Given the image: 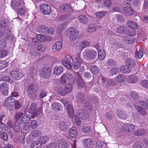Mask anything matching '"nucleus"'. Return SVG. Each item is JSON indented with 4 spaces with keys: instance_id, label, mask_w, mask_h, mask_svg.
I'll list each match as a JSON object with an SVG mask.
<instances>
[{
    "instance_id": "obj_14",
    "label": "nucleus",
    "mask_w": 148,
    "mask_h": 148,
    "mask_svg": "<svg viewBox=\"0 0 148 148\" xmlns=\"http://www.w3.org/2000/svg\"><path fill=\"white\" fill-rule=\"evenodd\" d=\"M134 126L130 123H125L122 125V129L125 132H132L134 130Z\"/></svg>"
},
{
    "instance_id": "obj_23",
    "label": "nucleus",
    "mask_w": 148,
    "mask_h": 148,
    "mask_svg": "<svg viewBox=\"0 0 148 148\" xmlns=\"http://www.w3.org/2000/svg\"><path fill=\"white\" fill-rule=\"evenodd\" d=\"M116 114L119 118L121 119H125L127 117V114L123 110L120 109H117Z\"/></svg>"
},
{
    "instance_id": "obj_28",
    "label": "nucleus",
    "mask_w": 148,
    "mask_h": 148,
    "mask_svg": "<svg viewBox=\"0 0 148 148\" xmlns=\"http://www.w3.org/2000/svg\"><path fill=\"white\" fill-rule=\"evenodd\" d=\"M59 127L62 130L65 131L68 127L67 123L64 121H60L59 124Z\"/></svg>"
},
{
    "instance_id": "obj_5",
    "label": "nucleus",
    "mask_w": 148,
    "mask_h": 148,
    "mask_svg": "<svg viewBox=\"0 0 148 148\" xmlns=\"http://www.w3.org/2000/svg\"><path fill=\"white\" fill-rule=\"evenodd\" d=\"M85 56L87 59L92 60L94 59L97 56V53L95 51L92 49H89L85 52Z\"/></svg>"
},
{
    "instance_id": "obj_8",
    "label": "nucleus",
    "mask_w": 148,
    "mask_h": 148,
    "mask_svg": "<svg viewBox=\"0 0 148 148\" xmlns=\"http://www.w3.org/2000/svg\"><path fill=\"white\" fill-rule=\"evenodd\" d=\"M39 89L38 86L35 84H32L29 85L27 89V93L29 95L34 94Z\"/></svg>"
},
{
    "instance_id": "obj_4",
    "label": "nucleus",
    "mask_w": 148,
    "mask_h": 148,
    "mask_svg": "<svg viewBox=\"0 0 148 148\" xmlns=\"http://www.w3.org/2000/svg\"><path fill=\"white\" fill-rule=\"evenodd\" d=\"M10 76L14 80H19L22 78L24 75L19 71L13 70L10 71Z\"/></svg>"
},
{
    "instance_id": "obj_1",
    "label": "nucleus",
    "mask_w": 148,
    "mask_h": 148,
    "mask_svg": "<svg viewBox=\"0 0 148 148\" xmlns=\"http://www.w3.org/2000/svg\"><path fill=\"white\" fill-rule=\"evenodd\" d=\"M65 35L68 36L70 40L72 42L76 40L79 37L76 29L73 27L68 28L65 32Z\"/></svg>"
},
{
    "instance_id": "obj_13",
    "label": "nucleus",
    "mask_w": 148,
    "mask_h": 148,
    "mask_svg": "<svg viewBox=\"0 0 148 148\" xmlns=\"http://www.w3.org/2000/svg\"><path fill=\"white\" fill-rule=\"evenodd\" d=\"M83 144L86 148H92L94 145V143L92 140L90 138H86L83 141Z\"/></svg>"
},
{
    "instance_id": "obj_56",
    "label": "nucleus",
    "mask_w": 148,
    "mask_h": 148,
    "mask_svg": "<svg viewBox=\"0 0 148 148\" xmlns=\"http://www.w3.org/2000/svg\"><path fill=\"white\" fill-rule=\"evenodd\" d=\"M27 12V9L25 8H20L18 11V14L22 16L25 14Z\"/></svg>"
},
{
    "instance_id": "obj_31",
    "label": "nucleus",
    "mask_w": 148,
    "mask_h": 148,
    "mask_svg": "<svg viewBox=\"0 0 148 148\" xmlns=\"http://www.w3.org/2000/svg\"><path fill=\"white\" fill-rule=\"evenodd\" d=\"M136 108L138 112L141 115L144 116L146 115L147 112L145 108L140 106H138Z\"/></svg>"
},
{
    "instance_id": "obj_52",
    "label": "nucleus",
    "mask_w": 148,
    "mask_h": 148,
    "mask_svg": "<svg viewBox=\"0 0 148 148\" xmlns=\"http://www.w3.org/2000/svg\"><path fill=\"white\" fill-rule=\"evenodd\" d=\"M57 92L59 94L63 96H65L66 94L64 88L62 87L59 88L58 89Z\"/></svg>"
},
{
    "instance_id": "obj_9",
    "label": "nucleus",
    "mask_w": 148,
    "mask_h": 148,
    "mask_svg": "<svg viewBox=\"0 0 148 148\" xmlns=\"http://www.w3.org/2000/svg\"><path fill=\"white\" fill-rule=\"evenodd\" d=\"M47 40L46 37L43 35L38 34L36 36V38H32L31 42L34 43V45H37L39 41H45Z\"/></svg>"
},
{
    "instance_id": "obj_11",
    "label": "nucleus",
    "mask_w": 148,
    "mask_h": 148,
    "mask_svg": "<svg viewBox=\"0 0 148 148\" xmlns=\"http://www.w3.org/2000/svg\"><path fill=\"white\" fill-rule=\"evenodd\" d=\"M75 75L76 77H77L76 84L78 88H83L84 84L81 75L78 72H76L75 73Z\"/></svg>"
},
{
    "instance_id": "obj_47",
    "label": "nucleus",
    "mask_w": 148,
    "mask_h": 148,
    "mask_svg": "<svg viewBox=\"0 0 148 148\" xmlns=\"http://www.w3.org/2000/svg\"><path fill=\"white\" fill-rule=\"evenodd\" d=\"M145 133V130L143 129H139L134 132V134L136 136H140L143 135Z\"/></svg>"
},
{
    "instance_id": "obj_29",
    "label": "nucleus",
    "mask_w": 148,
    "mask_h": 148,
    "mask_svg": "<svg viewBox=\"0 0 148 148\" xmlns=\"http://www.w3.org/2000/svg\"><path fill=\"white\" fill-rule=\"evenodd\" d=\"M121 71L122 73L125 74L129 73L131 71L130 67L127 65L122 66L121 68Z\"/></svg>"
},
{
    "instance_id": "obj_40",
    "label": "nucleus",
    "mask_w": 148,
    "mask_h": 148,
    "mask_svg": "<svg viewBox=\"0 0 148 148\" xmlns=\"http://www.w3.org/2000/svg\"><path fill=\"white\" fill-rule=\"evenodd\" d=\"M21 0H12L11 4L12 6L14 7L19 6L21 3Z\"/></svg>"
},
{
    "instance_id": "obj_59",
    "label": "nucleus",
    "mask_w": 148,
    "mask_h": 148,
    "mask_svg": "<svg viewBox=\"0 0 148 148\" xmlns=\"http://www.w3.org/2000/svg\"><path fill=\"white\" fill-rule=\"evenodd\" d=\"M67 79L65 75L64 74L61 77L60 83L62 84L65 85L67 82Z\"/></svg>"
},
{
    "instance_id": "obj_63",
    "label": "nucleus",
    "mask_w": 148,
    "mask_h": 148,
    "mask_svg": "<svg viewBox=\"0 0 148 148\" xmlns=\"http://www.w3.org/2000/svg\"><path fill=\"white\" fill-rule=\"evenodd\" d=\"M106 14V12L104 11L100 12L96 14V16L98 18H101Z\"/></svg>"
},
{
    "instance_id": "obj_53",
    "label": "nucleus",
    "mask_w": 148,
    "mask_h": 148,
    "mask_svg": "<svg viewBox=\"0 0 148 148\" xmlns=\"http://www.w3.org/2000/svg\"><path fill=\"white\" fill-rule=\"evenodd\" d=\"M116 84V82L113 78L109 79L107 81V85L110 86H114Z\"/></svg>"
},
{
    "instance_id": "obj_36",
    "label": "nucleus",
    "mask_w": 148,
    "mask_h": 148,
    "mask_svg": "<svg viewBox=\"0 0 148 148\" xmlns=\"http://www.w3.org/2000/svg\"><path fill=\"white\" fill-rule=\"evenodd\" d=\"M96 29L97 26L95 24L91 23L88 25V30L89 32H94Z\"/></svg>"
},
{
    "instance_id": "obj_58",
    "label": "nucleus",
    "mask_w": 148,
    "mask_h": 148,
    "mask_svg": "<svg viewBox=\"0 0 148 148\" xmlns=\"http://www.w3.org/2000/svg\"><path fill=\"white\" fill-rule=\"evenodd\" d=\"M84 106L87 110H90L92 108V105L89 101H86L84 104Z\"/></svg>"
},
{
    "instance_id": "obj_26",
    "label": "nucleus",
    "mask_w": 148,
    "mask_h": 148,
    "mask_svg": "<svg viewBox=\"0 0 148 148\" xmlns=\"http://www.w3.org/2000/svg\"><path fill=\"white\" fill-rule=\"evenodd\" d=\"M130 95L131 97L134 99V101L135 103H138V102L140 101L141 100V98L139 96L138 94L134 91H132L130 93Z\"/></svg>"
},
{
    "instance_id": "obj_20",
    "label": "nucleus",
    "mask_w": 148,
    "mask_h": 148,
    "mask_svg": "<svg viewBox=\"0 0 148 148\" xmlns=\"http://www.w3.org/2000/svg\"><path fill=\"white\" fill-rule=\"evenodd\" d=\"M127 29L128 28L126 26H120L117 28V32L119 34L125 35L128 32Z\"/></svg>"
},
{
    "instance_id": "obj_24",
    "label": "nucleus",
    "mask_w": 148,
    "mask_h": 148,
    "mask_svg": "<svg viewBox=\"0 0 148 148\" xmlns=\"http://www.w3.org/2000/svg\"><path fill=\"white\" fill-rule=\"evenodd\" d=\"M68 114L70 117L73 118L74 115V109L73 106L71 104H69L67 106Z\"/></svg>"
},
{
    "instance_id": "obj_17",
    "label": "nucleus",
    "mask_w": 148,
    "mask_h": 148,
    "mask_svg": "<svg viewBox=\"0 0 148 148\" xmlns=\"http://www.w3.org/2000/svg\"><path fill=\"white\" fill-rule=\"evenodd\" d=\"M0 90L4 95H7L8 93V88L7 84L3 83L0 85Z\"/></svg>"
},
{
    "instance_id": "obj_50",
    "label": "nucleus",
    "mask_w": 148,
    "mask_h": 148,
    "mask_svg": "<svg viewBox=\"0 0 148 148\" xmlns=\"http://www.w3.org/2000/svg\"><path fill=\"white\" fill-rule=\"evenodd\" d=\"M1 80L8 82L10 84L12 83L13 80L9 76H4L1 78Z\"/></svg>"
},
{
    "instance_id": "obj_37",
    "label": "nucleus",
    "mask_w": 148,
    "mask_h": 148,
    "mask_svg": "<svg viewBox=\"0 0 148 148\" xmlns=\"http://www.w3.org/2000/svg\"><path fill=\"white\" fill-rule=\"evenodd\" d=\"M144 49L143 48H140L139 51H136L135 53V57L136 58H138L139 59H141L143 56L144 53Z\"/></svg>"
},
{
    "instance_id": "obj_51",
    "label": "nucleus",
    "mask_w": 148,
    "mask_h": 148,
    "mask_svg": "<svg viewBox=\"0 0 148 148\" xmlns=\"http://www.w3.org/2000/svg\"><path fill=\"white\" fill-rule=\"evenodd\" d=\"M90 130V127L88 125L86 124L83 126L82 131L83 132L86 133H88Z\"/></svg>"
},
{
    "instance_id": "obj_45",
    "label": "nucleus",
    "mask_w": 148,
    "mask_h": 148,
    "mask_svg": "<svg viewBox=\"0 0 148 148\" xmlns=\"http://www.w3.org/2000/svg\"><path fill=\"white\" fill-rule=\"evenodd\" d=\"M139 101L138 102V104H140L142 106H143L145 108V109H148V100L146 101H143L139 100Z\"/></svg>"
},
{
    "instance_id": "obj_61",
    "label": "nucleus",
    "mask_w": 148,
    "mask_h": 148,
    "mask_svg": "<svg viewBox=\"0 0 148 148\" xmlns=\"http://www.w3.org/2000/svg\"><path fill=\"white\" fill-rule=\"evenodd\" d=\"M8 55V51L6 50H3L0 51V58H3Z\"/></svg>"
},
{
    "instance_id": "obj_33",
    "label": "nucleus",
    "mask_w": 148,
    "mask_h": 148,
    "mask_svg": "<svg viewBox=\"0 0 148 148\" xmlns=\"http://www.w3.org/2000/svg\"><path fill=\"white\" fill-rule=\"evenodd\" d=\"M126 79L125 75L123 74L119 75L116 77V81L119 83H122L125 81Z\"/></svg>"
},
{
    "instance_id": "obj_43",
    "label": "nucleus",
    "mask_w": 148,
    "mask_h": 148,
    "mask_svg": "<svg viewBox=\"0 0 148 148\" xmlns=\"http://www.w3.org/2000/svg\"><path fill=\"white\" fill-rule=\"evenodd\" d=\"M90 70L93 74H97L99 72V69L98 67L95 65H92L90 67Z\"/></svg>"
},
{
    "instance_id": "obj_21",
    "label": "nucleus",
    "mask_w": 148,
    "mask_h": 148,
    "mask_svg": "<svg viewBox=\"0 0 148 148\" xmlns=\"http://www.w3.org/2000/svg\"><path fill=\"white\" fill-rule=\"evenodd\" d=\"M60 10L61 12H68L71 11V8L69 4H64L60 7Z\"/></svg>"
},
{
    "instance_id": "obj_18",
    "label": "nucleus",
    "mask_w": 148,
    "mask_h": 148,
    "mask_svg": "<svg viewBox=\"0 0 148 148\" xmlns=\"http://www.w3.org/2000/svg\"><path fill=\"white\" fill-rule=\"evenodd\" d=\"M62 48V44L60 41H58L56 42L55 44L53 45L52 47V50L54 52H56Z\"/></svg>"
},
{
    "instance_id": "obj_62",
    "label": "nucleus",
    "mask_w": 148,
    "mask_h": 148,
    "mask_svg": "<svg viewBox=\"0 0 148 148\" xmlns=\"http://www.w3.org/2000/svg\"><path fill=\"white\" fill-rule=\"evenodd\" d=\"M6 42L4 39H0V49L4 48L6 46Z\"/></svg>"
},
{
    "instance_id": "obj_60",
    "label": "nucleus",
    "mask_w": 148,
    "mask_h": 148,
    "mask_svg": "<svg viewBox=\"0 0 148 148\" xmlns=\"http://www.w3.org/2000/svg\"><path fill=\"white\" fill-rule=\"evenodd\" d=\"M119 69L116 67H113L110 70L111 74L112 75H115L118 73L119 72Z\"/></svg>"
},
{
    "instance_id": "obj_48",
    "label": "nucleus",
    "mask_w": 148,
    "mask_h": 148,
    "mask_svg": "<svg viewBox=\"0 0 148 148\" xmlns=\"http://www.w3.org/2000/svg\"><path fill=\"white\" fill-rule=\"evenodd\" d=\"M49 139V138L46 136L41 137L40 138V143L41 144L46 143Z\"/></svg>"
},
{
    "instance_id": "obj_42",
    "label": "nucleus",
    "mask_w": 148,
    "mask_h": 148,
    "mask_svg": "<svg viewBox=\"0 0 148 148\" xmlns=\"http://www.w3.org/2000/svg\"><path fill=\"white\" fill-rule=\"evenodd\" d=\"M80 53L79 51V53H76L75 55V57L76 61L77 62H79L80 63H84V62L82 59L81 57Z\"/></svg>"
},
{
    "instance_id": "obj_25",
    "label": "nucleus",
    "mask_w": 148,
    "mask_h": 148,
    "mask_svg": "<svg viewBox=\"0 0 148 148\" xmlns=\"http://www.w3.org/2000/svg\"><path fill=\"white\" fill-rule=\"evenodd\" d=\"M24 113L22 112H18L16 113L15 115V119L16 120L18 124L19 125H21V123L20 122V121L21 119V118H23V116Z\"/></svg>"
},
{
    "instance_id": "obj_44",
    "label": "nucleus",
    "mask_w": 148,
    "mask_h": 148,
    "mask_svg": "<svg viewBox=\"0 0 148 148\" xmlns=\"http://www.w3.org/2000/svg\"><path fill=\"white\" fill-rule=\"evenodd\" d=\"M42 108L41 107H38L36 110V112H35L34 114L32 116L33 118L35 117H37L38 115H39L42 111Z\"/></svg>"
},
{
    "instance_id": "obj_41",
    "label": "nucleus",
    "mask_w": 148,
    "mask_h": 148,
    "mask_svg": "<svg viewBox=\"0 0 148 148\" xmlns=\"http://www.w3.org/2000/svg\"><path fill=\"white\" fill-rule=\"evenodd\" d=\"M98 57L100 60L104 59L106 56V53L104 50L101 49L98 52Z\"/></svg>"
},
{
    "instance_id": "obj_39",
    "label": "nucleus",
    "mask_w": 148,
    "mask_h": 148,
    "mask_svg": "<svg viewBox=\"0 0 148 148\" xmlns=\"http://www.w3.org/2000/svg\"><path fill=\"white\" fill-rule=\"evenodd\" d=\"M53 110L56 111H59L60 110V105L58 102H54L51 104Z\"/></svg>"
},
{
    "instance_id": "obj_12",
    "label": "nucleus",
    "mask_w": 148,
    "mask_h": 148,
    "mask_svg": "<svg viewBox=\"0 0 148 148\" xmlns=\"http://www.w3.org/2000/svg\"><path fill=\"white\" fill-rule=\"evenodd\" d=\"M122 11L123 14L126 16H130L134 14V11L130 6H126L122 9Z\"/></svg>"
},
{
    "instance_id": "obj_7",
    "label": "nucleus",
    "mask_w": 148,
    "mask_h": 148,
    "mask_svg": "<svg viewBox=\"0 0 148 148\" xmlns=\"http://www.w3.org/2000/svg\"><path fill=\"white\" fill-rule=\"evenodd\" d=\"M51 72V69L49 67H46L41 70V75L43 78H48L50 77Z\"/></svg>"
},
{
    "instance_id": "obj_49",
    "label": "nucleus",
    "mask_w": 148,
    "mask_h": 148,
    "mask_svg": "<svg viewBox=\"0 0 148 148\" xmlns=\"http://www.w3.org/2000/svg\"><path fill=\"white\" fill-rule=\"evenodd\" d=\"M41 145L39 141H35L32 144L31 148H41Z\"/></svg>"
},
{
    "instance_id": "obj_38",
    "label": "nucleus",
    "mask_w": 148,
    "mask_h": 148,
    "mask_svg": "<svg viewBox=\"0 0 148 148\" xmlns=\"http://www.w3.org/2000/svg\"><path fill=\"white\" fill-rule=\"evenodd\" d=\"M37 104L35 103H32L29 109V112L31 114H33L36 111Z\"/></svg>"
},
{
    "instance_id": "obj_19",
    "label": "nucleus",
    "mask_w": 148,
    "mask_h": 148,
    "mask_svg": "<svg viewBox=\"0 0 148 148\" xmlns=\"http://www.w3.org/2000/svg\"><path fill=\"white\" fill-rule=\"evenodd\" d=\"M90 45L89 42L86 40H84L79 44L78 46H77V48L79 49V51H81L85 47Z\"/></svg>"
},
{
    "instance_id": "obj_46",
    "label": "nucleus",
    "mask_w": 148,
    "mask_h": 148,
    "mask_svg": "<svg viewBox=\"0 0 148 148\" xmlns=\"http://www.w3.org/2000/svg\"><path fill=\"white\" fill-rule=\"evenodd\" d=\"M64 88L66 94L69 93L71 92L72 90V86L71 84H67L65 86Z\"/></svg>"
},
{
    "instance_id": "obj_22",
    "label": "nucleus",
    "mask_w": 148,
    "mask_h": 148,
    "mask_svg": "<svg viewBox=\"0 0 148 148\" xmlns=\"http://www.w3.org/2000/svg\"><path fill=\"white\" fill-rule=\"evenodd\" d=\"M57 145L59 148H67L68 146L67 143L64 139L58 140L57 142Z\"/></svg>"
},
{
    "instance_id": "obj_3",
    "label": "nucleus",
    "mask_w": 148,
    "mask_h": 148,
    "mask_svg": "<svg viewBox=\"0 0 148 148\" xmlns=\"http://www.w3.org/2000/svg\"><path fill=\"white\" fill-rule=\"evenodd\" d=\"M15 100L12 96H10L7 98L4 104V106L11 111L12 109L14 108Z\"/></svg>"
},
{
    "instance_id": "obj_34",
    "label": "nucleus",
    "mask_w": 148,
    "mask_h": 148,
    "mask_svg": "<svg viewBox=\"0 0 148 148\" xmlns=\"http://www.w3.org/2000/svg\"><path fill=\"white\" fill-rule=\"evenodd\" d=\"M63 69L61 66H56L54 69L53 73L57 75H60L63 72Z\"/></svg>"
},
{
    "instance_id": "obj_32",
    "label": "nucleus",
    "mask_w": 148,
    "mask_h": 148,
    "mask_svg": "<svg viewBox=\"0 0 148 148\" xmlns=\"http://www.w3.org/2000/svg\"><path fill=\"white\" fill-rule=\"evenodd\" d=\"M127 26L131 28L134 29H137L138 28L137 24L135 22L130 21L127 22Z\"/></svg>"
},
{
    "instance_id": "obj_54",
    "label": "nucleus",
    "mask_w": 148,
    "mask_h": 148,
    "mask_svg": "<svg viewBox=\"0 0 148 148\" xmlns=\"http://www.w3.org/2000/svg\"><path fill=\"white\" fill-rule=\"evenodd\" d=\"M14 103L15 105H14V108H12L11 111H13L16 109H18L21 108V106L20 102L18 101H15Z\"/></svg>"
},
{
    "instance_id": "obj_30",
    "label": "nucleus",
    "mask_w": 148,
    "mask_h": 148,
    "mask_svg": "<svg viewBox=\"0 0 148 148\" xmlns=\"http://www.w3.org/2000/svg\"><path fill=\"white\" fill-rule=\"evenodd\" d=\"M77 132L75 127H73L70 129L69 132V135L71 137L73 138L75 137L77 135Z\"/></svg>"
},
{
    "instance_id": "obj_10",
    "label": "nucleus",
    "mask_w": 148,
    "mask_h": 148,
    "mask_svg": "<svg viewBox=\"0 0 148 148\" xmlns=\"http://www.w3.org/2000/svg\"><path fill=\"white\" fill-rule=\"evenodd\" d=\"M40 8L41 12L45 15L49 14L51 12L50 6L46 3L41 5Z\"/></svg>"
},
{
    "instance_id": "obj_16",
    "label": "nucleus",
    "mask_w": 148,
    "mask_h": 148,
    "mask_svg": "<svg viewBox=\"0 0 148 148\" xmlns=\"http://www.w3.org/2000/svg\"><path fill=\"white\" fill-rule=\"evenodd\" d=\"M77 112L78 116L82 119H86L89 117V114L88 112L83 110H79Z\"/></svg>"
},
{
    "instance_id": "obj_55",
    "label": "nucleus",
    "mask_w": 148,
    "mask_h": 148,
    "mask_svg": "<svg viewBox=\"0 0 148 148\" xmlns=\"http://www.w3.org/2000/svg\"><path fill=\"white\" fill-rule=\"evenodd\" d=\"M30 118L29 117H27V115H24L23 116V117L21 119L20 122L23 124L25 123H28L29 121Z\"/></svg>"
},
{
    "instance_id": "obj_15",
    "label": "nucleus",
    "mask_w": 148,
    "mask_h": 148,
    "mask_svg": "<svg viewBox=\"0 0 148 148\" xmlns=\"http://www.w3.org/2000/svg\"><path fill=\"white\" fill-rule=\"evenodd\" d=\"M75 98L77 102L81 103L85 100V95L83 93L79 92L76 93Z\"/></svg>"
},
{
    "instance_id": "obj_27",
    "label": "nucleus",
    "mask_w": 148,
    "mask_h": 148,
    "mask_svg": "<svg viewBox=\"0 0 148 148\" xmlns=\"http://www.w3.org/2000/svg\"><path fill=\"white\" fill-rule=\"evenodd\" d=\"M78 19L80 23L85 24L88 23V18L85 15H81L78 17Z\"/></svg>"
},
{
    "instance_id": "obj_64",
    "label": "nucleus",
    "mask_w": 148,
    "mask_h": 148,
    "mask_svg": "<svg viewBox=\"0 0 148 148\" xmlns=\"http://www.w3.org/2000/svg\"><path fill=\"white\" fill-rule=\"evenodd\" d=\"M104 144L103 142L100 140H98L96 143V146L97 148H101L103 147Z\"/></svg>"
},
{
    "instance_id": "obj_57",
    "label": "nucleus",
    "mask_w": 148,
    "mask_h": 148,
    "mask_svg": "<svg viewBox=\"0 0 148 148\" xmlns=\"http://www.w3.org/2000/svg\"><path fill=\"white\" fill-rule=\"evenodd\" d=\"M19 125L17 123V122H16L13 127V130L16 133H18L20 131V127L18 125Z\"/></svg>"
},
{
    "instance_id": "obj_6",
    "label": "nucleus",
    "mask_w": 148,
    "mask_h": 148,
    "mask_svg": "<svg viewBox=\"0 0 148 148\" xmlns=\"http://www.w3.org/2000/svg\"><path fill=\"white\" fill-rule=\"evenodd\" d=\"M62 63L67 68L71 69L73 66V60L71 56H66L65 60H62Z\"/></svg>"
},
{
    "instance_id": "obj_35",
    "label": "nucleus",
    "mask_w": 148,
    "mask_h": 148,
    "mask_svg": "<svg viewBox=\"0 0 148 148\" xmlns=\"http://www.w3.org/2000/svg\"><path fill=\"white\" fill-rule=\"evenodd\" d=\"M137 77L134 75L129 76L127 78L129 82L132 84L136 83L137 82Z\"/></svg>"
},
{
    "instance_id": "obj_2",
    "label": "nucleus",
    "mask_w": 148,
    "mask_h": 148,
    "mask_svg": "<svg viewBox=\"0 0 148 148\" xmlns=\"http://www.w3.org/2000/svg\"><path fill=\"white\" fill-rule=\"evenodd\" d=\"M37 30L38 32L44 34H52L54 32L53 28L49 29L47 26L42 25L39 26L37 28Z\"/></svg>"
}]
</instances>
